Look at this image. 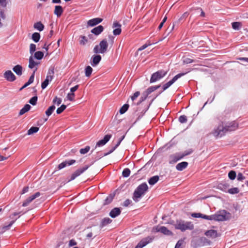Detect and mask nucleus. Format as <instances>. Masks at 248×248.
<instances>
[{"instance_id": "6e6d98bb", "label": "nucleus", "mask_w": 248, "mask_h": 248, "mask_svg": "<svg viewBox=\"0 0 248 248\" xmlns=\"http://www.w3.org/2000/svg\"><path fill=\"white\" fill-rule=\"evenodd\" d=\"M179 121L181 123H185L187 122V118L185 115H182L179 118Z\"/></svg>"}, {"instance_id": "ea45409f", "label": "nucleus", "mask_w": 248, "mask_h": 248, "mask_svg": "<svg viewBox=\"0 0 248 248\" xmlns=\"http://www.w3.org/2000/svg\"><path fill=\"white\" fill-rule=\"evenodd\" d=\"M149 94L148 93L145 91H144L142 93V95L140 98V100L139 102L138 103V105L142 102V101H144L148 97V96Z\"/></svg>"}, {"instance_id": "864d4df0", "label": "nucleus", "mask_w": 248, "mask_h": 248, "mask_svg": "<svg viewBox=\"0 0 248 248\" xmlns=\"http://www.w3.org/2000/svg\"><path fill=\"white\" fill-rule=\"evenodd\" d=\"M36 50V45L34 44H31L30 46V53L31 55Z\"/></svg>"}, {"instance_id": "5fc2aeb1", "label": "nucleus", "mask_w": 248, "mask_h": 248, "mask_svg": "<svg viewBox=\"0 0 248 248\" xmlns=\"http://www.w3.org/2000/svg\"><path fill=\"white\" fill-rule=\"evenodd\" d=\"M53 103L56 104L57 106H59L62 103V99L57 97H55L53 100Z\"/></svg>"}, {"instance_id": "774afa93", "label": "nucleus", "mask_w": 248, "mask_h": 248, "mask_svg": "<svg viewBox=\"0 0 248 248\" xmlns=\"http://www.w3.org/2000/svg\"><path fill=\"white\" fill-rule=\"evenodd\" d=\"M75 94L74 93H70L67 95V98L70 101H73L74 100Z\"/></svg>"}, {"instance_id": "412c9836", "label": "nucleus", "mask_w": 248, "mask_h": 248, "mask_svg": "<svg viewBox=\"0 0 248 248\" xmlns=\"http://www.w3.org/2000/svg\"><path fill=\"white\" fill-rule=\"evenodd\" d=\"M205 234L209 237L214 238L217 236V231L214 230H210L205 232Z\"/></svg>"}, {"instance_id": "20e7f679", "label": "nucleus", "mask_w": 248, "mask_h": 248, "mask_svg": "<svg viewBox=\"0 0 248 248\" xmlns=\"http://www.w3.org/2000/svg\"><path fill=\"white\" fill-rule=\"evenodd\" d=\"M231 214L225 210L219 211L218 213L209 216V220L224 221L231 218Z\"/></svg>"}, {"instance_id": "052dcab7", "label": "nucleus", "mask_w": 248, "mask_h": 248, "mask_svg": "<svg viewBox=\"0 0 248 248\" xmlns=\"http://www.w3.org/2000/svg\"><path fill=\"white\" fill-rule=\"evenodd\" d=\"M140 95V92H139V91H137L136 92H135L134 94L133 95V96H131V99L132 101H134L135 100V99H137V98Z\"/></svg>"}, {"instance_id": "338daca9", "label": "nucleus", "mask_w": 248, "mask_h": 248, "mask_svg": "<svg viewBox=\"0 0 248 248\" xmlns=\"http://www.w3.org/2000/svg\"><path fill=\"white\" fill-rule=\"evenodd\" d=\"M188 16V13L187 12L184 13L183 14V15L182 16L179 18V19L177 21V23L180 22L183 19H184L186 18V17H187Z\"/></svg>"}, {"instance_id": "b1692460", "label": "nucleus", "mask_w": 248, "mask_h": 248, "mask_svg": "<svg viewBox=\"0 0 248 248\" xmlns=\"http://www.w3.org/2000/svg\"><path fill=\"white\" fill-rule=\"evenodd\" d=\"M63 12L62 7L60 5H56L55 7L54 13L58 17H60Z\"/></svg>"}, {"instance_id": "bb28decb", "label": "nucleus", "mask_w": 248, "mask_h": 248, "mask_svg": "<svg viewBox=\"0 0 248 248\" xmlns=\"http://www.w3.org/2000/svg\"><path fill=\"white\" fill-rule=\"evenodd\" d=\"M13 71L18 76H21L22 74V67L20 65H16L13 68Z\"/></svg>"}, {"instance_id": "72a5a7b5", "label": "nucleus", "mask_w": 248, "mask_h": 248, "mask_svg": "<svg viewBox=\"0 0 248 248\" xmlns=\"http://www.w3.org/2000/svg\"><path fill=\"white\" fill-rule=\"evenodd\" d=\"M39 128L38 127L32 126L28 131V135H31L38 131Z\"/></svg>"}, {"instance_id": "58836bf2", "label": "nucleus", "mask_w": 248, "mask_h": 248, "mask_svg": "<svg viewBox=\"0 0 248 248\" xmlns=\"http://www.w3.org/2000/svg\"><path fill=\"white\" fill-rule=\"evenodd\" d=\"M44 56V53L42 51H37L34 53V58L38 60H41Z\"/></svg>"}, {"instance_id": "aec40b11", "label": "nucleus", "mask_w": 248, "mask_h": 248, "mask_svg": "<svg viewBox=\"0 0 248 248\" xmlns=\"http://www.w3.org/2000/svg\"><path fill=\"white\" fill-rule=\"evenodd\" d=\"M104 30V27L102 25H99L93 29L91 31V32L96 35L100 34Z\"/></svg>"}, {"instance_id": "f3484780", "label": "nucleus", "mask_w": 248, "mask_h": 248, "mask_svg": "<svg viewBox=\"0 0 248 248\" xmlns=\"http://www.w3.org/2000/svg\"><path fill=\"white\" fill-rule=\"evenodd\" d=\"M124 137L125 135L121 136L119 138L117 144L114 147H112L111 149L108 153H105L104 156L108 155L112 153L119 146L122 141L124 139Z\"/></svg>"}, {"instance_id": "2eb2a0df", "label": "nucleus", "mask_w": 248, "mask_h": 248, "mask_svg": "<svg viewBox=\"0 0 248 248\" xmlns=\"http://www.w3.org/2000/svg\"><path fill=\"white\" fill-rule=\"evenodd\" d=\"M156 232H160L165 235H172V232L168 230L166 227L164 226L157 227L156 228Z\"/></svg>"}, {"instance_id": "a878e982", "label": "nucleus", "mask_w": 248, "mask_h": 248, "mask_svg": "<svg viewBox=\"0 0 248 248\" xmlns=\"http://www.w3.org/2000/svg\"><path fill=\"white\" fill-rule=\"evenodd\" d=\"M53 79L51 77L46 76L45 80L42 83L41 88L42 89H45L48 85L49 82L52 81Z\"/></svg>"}, {"instance_id": "0eeeda50", "label": "nucleus", "mask_w": 248, "mask_h": 248, "mask_svg": "<svg viewBox=\"0 0 248 248\" xmlns=\"http://www.w3.org/2000/svg\"><path fill=\"white\" fill-rule=\"evenodd\" d=\"M154 239V237L153 236L144 238L141 240L135 248H142L150 243L152 242Z\"/></svg>"}, {"instance_id": "9b49d317", "label": "nucleus", "mask_w": 248, "mask_h": 248, "mask_svg": "<svg viewBox=\"0 0 248 248\" xmlns=\"http://www.w3.org/2000/svg\"><path fill=\"white\" fill-rule=\"evenodd\" d=\"M3 77L6 80L10 82H13L16 79L15 75L11 70L6 71L3 74Z\"/></svg>"}, {"instance_id": "e433bc0d", "label": "nucleus", "mask_w": 248, "mask_h": 248, "mask_svg": "<svg viewBox=\"0 0 248 248\" xmlns=\"http://www.w3.org/2000/svg\"><path fill=\"white\" fill-rule=\"evenodd\" d=\"M93 72V68L90 66H87L85 69V76L89 77Z\"/></svg>"}, {"instance_id": "de8ad7c7", "label": "nucleus", "mask_w": 248, "mask_h": 248, "mask_svg": "<svg viewBox=\"0 0 248 248\" xmlns=\"http://www.w3.org/2000/svg\"><path fill=\"white\" fill-rule=\"evenodd\" d=\"M66 106L65 105H62L60 107L58 108L56 110V112L58 114H61L62 112L66 108Z\"/></svg>"}, {"instance_id": "0e129e2a", "label": "nucleus", "mask_w": 248, "mask_h": 248, "mask_svg": "<svg viewBox=\"0 0 248 248\" xmlns=\"http://www.w3.org/2000/svg\"><path fill=\"white\" fill-rule=\"evenodd\" d=\"M184 241L182 240H179L176 243L175 248H182V245H183Z\"/></svg>"}, {"instance_id": "7c9ffc66", "label": "nucleus", "mask_w": 248, "mask_h": 248, "mask_svg": "<svg viewBox=\"0 0 248 248\" xmlns=\"http://www.w3.org/2000/svg\"><path fill=\"white\" fill-rule=\"evenodd\" d=\"M158 180L159 176L155 175L151 177L148 180V183L150 185H154L156 183Z\"/></svg>"}, {"instance_id": "1a4fd4ad", "label": "nucleus", "mask_w": 248, "mask_h": 248, "mask_svg": "<svg viewBox=\"0 0 248 248\" xmlns=\"http://www.w3.org/2000/svg\"><path fill=\"white\" fill-rule=\"evenodd\" d=\"M89 167V165H86L82 168H80L74 172L71 175V178L68 180V182L74 180L76 177L86 170Z\"/></svg>"}, {"instance_id": "bf43d9fd", "label": "nucleus", "mask_w": 248, "mask_h": 248, "mask_svg": "<svg viewBox=\"0 0 248 248\" xmlns=\"http://www.w3.org/2000/svg\"><path fill=\"white\" fill-rule=\"evenodd\" d=\"M192 152V150H189L188 151H185L183 154H181V155L182 156V158H183L184 156L189 155L190 154H191Z\"/></svg>"}, {"instance_id": "dca6fc26", "label": "nucleus", "mask_w": 248, "mask_h": 248, "mask_svg": "<svg viewBox=\"0 0 248 248\" xmlns=\"http://www.w3.org/2000/svg\"><path fill=\"white\" fill-rule=\"evenodd\" d=\"M102 20V18L99 17L93 18L88 21L87 24L89 26L93 27L101 23Z\"/></svg>"}, {"instance_id": "c756f323", "label": "nucleus", "mask_w": 248, "mask_h": 248, "mask_svg": "<svg viewBox=\"0 0 248 248\" xmlns=\"http://www.w3.org/2000/svg\"><path fill=\"white\" fill-rule=\"evenodd\" d=\"M33 27L39 31H42L44 29V25L40 21L35 23L33 25Z\"/></svg>"}, {"instance_id": "393cba45", "label": "nucleus", "mask_w": 248, "mask_h": 248, "mask_svg": "<svg viewBox=\"0 0 248 248\" xmlns=\"http://www.w3.org/2000/svg\"><path fill=\"white\" fill-rule=\"evenodd\" d=\"M39 64H40L39 62L34 61V59L32 56H30V57L29 58V67L30 69H33V68H35V67L36 66H37Z\"/></svg>"}, {"instance_id": "a18cd8bd", "label": "nucleus", "mask_w": 248, "mask_h": 248, "mask_svg": "<svg viewBox=\"0 0 248 248\" xmlns=\"http://www.w3.org/2000/svg\"><path fill=\"white\" fill-rule=\"evenodd\" d=\"M37 68L36 67L34 70H33V73L32 74V75L31 76L28 81L27 82L30 85L31 84L33 81H34V74H35V72H36V71L37 70Z\"/></svg>"}, {"instance_id": "c9c22d12", "label": "nucleus", "mask_w": 248, "mask_h": 248, "mask_svg": "<svg viewBox=\"0 0 248 248\" xmlns=\"http://www.w3.org/2000/svg\"><path fill=\"white\" fill-rule=\"evenodd\" d=\"M115 196V194L113 193V194H110L109 196H108L105 201V204H108L109 203H110L113 200V198H114V197Z\"/></svg>"}, {"instance_id": "4be33fe9", "label": "nucleus", "mask_w": 248, "mask_h": 248, "mask_svg": "<svg viewBox=\"0 0 248 248\" xmlns=\"http://www.w3.org/2000/svg\"><path fill=\"white\" fill-rule=\"evenodd\" d=\"M55 106L54 105H52L49 107L47 109L45 113L47 116V118L44 119V121L46 122L47 120L48 117L50 116L53 113V112L55 109Z\"/></svg>"}, {"instance_id": "4d7b16f0", "label": "nucleus", "mask_w": 248, "mask_h": 248, "mask_svg": "<svg viewBox=\"0 0 248 248\" xmlns=\"http://www.w3.org/2000/svg\"><path fill=\"white\" fill-rule=\"evenodd\" d=\"M16 219V218H15V220H13L10 222V223L7 225H5L3 227V229L5 230H7L10 229V228L11 227V226L14 223L15 220Z\"/></svg>"}, {"instance_id": "c03bdc74", "label": "nucleus", "mask_w": 248, "mask_h": 248, "mask_svg": "<svg viewBox=\"0 0 248 248\" xmlns=\"http://www.w3.org/2000/svg\"><path fill=\"white\" fill-rule=\"evenodd\" d=\"M228 192L232 194H237L239 192V189L237 187H233L228 189Z\"/></svg>"}, {"instance_id": "a211bd4d", "label": "nucleus", "mask_w": 248, "mask_h": 248, "mask_svg": "<svg viewBox=\"0 0 248 248\" xmlns=\"http://www.w3.org/2000/svg\"><path fill=\"white\" fill-rule=\"evenodd\" d=\"M76 162L75 160L72 159L68 161H65L60 163L58 166L59 170L62 169L67 166V165L70 166Z\"/></svg>"}, {"instance_id": "37998d69", "label": "nucleus", "mask_w": 248, "mask_h": 248, "mask_svg": "<svg viewBox=\"0 0 248 248\" xmlns=\"http://www.w3.org/2000/svg\"><path fill=\"white\" fill-rule=\"evenodd\" d=\"M236 176V172L234 170H231L228 173V177L232 180L235 179Z\"/></svg>"}, {"instance_id": "6ab92c4d", "label": "nucleus", "mask_w": 248, "mask_h": 248, "mask_svg": "<svg viewBox=\"0 0 248 248\" xmlns=\"http://www.w3.org/2000/svg\"><path fill=\"white\" fill-rule=\"evenodd\" d=\"M121 210L120 208L115 207L110 211L109 215L111 217L115 218L121 214Z\"/></svg>"}, {"instance_id": "4468645a", "label": "nucleus", "mask_w": 248, "mask_h": 248, "mask_svg": "<svg viewBox=\"0 0 248 248\" xmlns=\"http://www.w3.org/2000/svg\"><path fill=\"white\" fill-rule=\"evenodd\" d=\"M101 60V56L99 55H93L91 60V65L94 67L96 66Z\"/></svg>"}, {"instance_id": "79ce46f5", "label": "nucleus", "mask_w": 248, "mask_h": 248, "mask_svg": "<svg viewBox=\"0 0 248 248\" xmlns=\"http://www.w3.org/2000/svg\"><path fill=\"white\" fill-rule=\"evenodd\" d=\"M130 170L128 168L124 169L122 172V175L124 177H127L130 175Z\"/></svg>"}, {"instance_id": "09e8293b", "label": "nucleus", "mask_w": 248, "mask_h": 248, "mask_svg": "<svg viewBox=\"0 0 248 248\" xmlns=\"http://www.w3.org/2000/svg\"><path fill=\"white\" fill-rule=\"evenodd\" d=\"M240 26L241 23L240 22H234L232 23V28L235 30H238Z\"/></svg>"}, {"instance_id": "f8f14e48", "label": "nucleus", "mask_w": 248, "mask_h": 248, "mask_svg": "<svg viewBox=\"0 0 248 248\" xmlns=\"http://www.w3.org/2000/svg\"><path fill=\"white\" fill-rule=\"evenodd\" d=\"M111 138V135H106L104 137V139L99 140L96 144L95 147V149L97 147H101L105 145L110 139Z\"/></svg>"}, {"instance_id": "69168bd1", "label": "nucleus", "mask_w": 248, "mask_h": 248, "mask_svg": "<svg viewBox=\"0 0 248 248\" xmlns=\"http://www.w3.org/2000/svg\"><path fill=\"white\" fill-rule=\"evenodd\" d=\"M121 29H115L113 31V33L114 35H118L121 33Z\"/></svg>"}, {"instance_id": "4c0bfd02", "label": "nucleus", "mask_w": 248, "mask_h": 248, "mask_svg": "<svg viewBox=\"0 0 248 248\" xmlns=\"http://www.w3.org/2000/svg\"><path fill=\"white\" fill-rule=\"evenodd\" d=\"M160 87V85H157L155 86H151L149 88H148L146 91L149 94H150L151 93L153 92L154 91H155L157 89H158Z\"/></svg>"}, {"instance_id": "f704fd0d", "label": "nucleus", "mask_w": 248, "mask_h": 248, "mask_svg": "<svg viewBox=\"0 0 248 248\" xmlns=\"http://www.w3.org/2000/svg\"><path fill=\"white\" fill-rule=\"evenodd\" d=\"M31 39L35 43H37L40 39V34L38 32H34L32 34Z\"/></svg>"}, {"instance_id": "680f3d73", "label": "nucleus", "mask_w": 248, "mask_h": 248, "mask_svg": "<svg viewBox=\"0 0 248 248\" xmlns=\"http://www.w3.org/2000/svg\"><path fill=\"white\" fill-rule=\"evenodd\" d=\"M237 180L239 181H242L244 179H245V176H243V174L242 173H238L237 175Z\"/></svg>"}, {"instance_id": "6e6552de", "label": "nucleus", "mask_w": 248, "mask_h": 248, "mask_svg": "<svg viewBox=\"0 0 248 248\" xmlns=\"http://www.w3.org/2000/svg\"><path fill=\"white\" fill-rule=\"evenodd\" d=\"M185 73H179L174 76L173 78L167 83H165L163 86V91L167 90L169 88L172 84H173L178 78L185 75Z\"/></svg>"}, {"instance_id": "7ed1b4c3", "label": "nucleus", "mask_w": 248, "mask_h": 248, "mask_svg": "<svg viewBox=\"0 0 248 248\" xmlns=\"http://www.w3.org/2000/svg\"><path fill=\"white\" fill-rule=\"evenodd\" d=\"M176 229L180 230L182 232H185L186 230H192L194 229V225L191 222L185 221L182 220H178L174 224Z\"/></svg>"}, {"instance_id": "e2e57ef3", "label": "nucleus", "mask_w": 248, "mask_h": 248, "mask_svg": "<svg viewBox=\"0 0 248 248\" xmlns=\"http://www.w3.org/2000/svg\"><path fill=\"white\" fill-rule=\"evenodd\" d=\"M196 12L197 13H200V16H205V13L203 11V10H202V8H198L196 9Z\"/></svg>"}, {"instance_id": "ddd939ff", "label": "nucleus", "mask_w": 248, "mask_h": 248, "mask_svg": "<svg viewBox=\"0 0 248 248\" xmlns=\"http://www.w3.org/2000/svg\"><path fill=\"white\" fill-rule=\"evenodd\" d=\"M182 158L180 153L171 155L169 156V163L174 164Z\"/></svg>"}, {"instance_id": "2f4dec72", "label": "nucleus", "mask_w": 248, "mask_h": 248, "mask_svg": "<svg viewBox=\"0 0 248 248\" xmlns=\"http://www.w3.org/2000/svg\"><path fill=\"white\" fill-rule=\"evenodd\" d=\"M31 107V106L29 104L25 105L24 107L20 110L19 115H23L24 113H25L30 109Z\"/></svg>"}, {"instance_id": "8fccbe9b", "label": "nucleus", "mask_w": 248, "mask_h": 248, "mask_svg": "<svg viewBox=\"0 0 248 248\" xmlns=\"http://www.w3.org/2000/svg\"><path fill=\"white\" fill-rule=\"evenodd\" d=\"M54 68L51 67L49 68L48 71L47 72V76L49 77H51L52 78H53L54 77Z\"/></svg>"}, {"instance_id": "3c124183", "label": "nucleus", "mask_w": 248, "mask_h": 248, "mask_svg": "<svg viewBox=\"0 0 248 248\" xmlns=\"http://www.w3.org/2000/svg\"><path fill=\"white\" fill-rule=\"evenodd\" d=\"M90 149V147L87 146L85 148H82L80 150L79 152L81 154H85L88 153Z\"/></svg>"}, {"instance_id": "f03ea898", "label": "nucleus", "mask_w": 248, "mask_h": 248, "mask_svg": "<svg viewBox=\"0 0 248 248\" xmlns=\"http://www.w3.org/2000/svg\"><path fill=\"white\" fill-rule=\"evenodd\" d=\"M148 189L146 183H143L139 185L135 189L133 196V200L135 202L139 201L140 199L145 194Z\"/></svg>"}, {"instance_id": "603ef678", "label": "nucleus", "mask_w": 248, "mask_h": 248, "mask_svg": "<svg viewBox=\"0 0 248 248\" xmlns=\"http://www.w3.org/2000/svg\"><path fill=\"white\" fill-rule=\"evenodd\" d=\"M37 101V97L36 96L31 97L29 100V103L32 105H35Z\"/></svg>"}, {"instance_id": "473e14b6", "label": "nucleus", "mask_w": 248, "mask_h": 248, "mask_svg": "<svg viewBox=\"0 0 248 248\" xmlns=\"http://www.w3.org/2000/svg\"><path fill=\"white\" fill-rule=\"evenodd\" d=\"M112 222V220L110 219L109 217H106L102 219L100 226L101 228L104 227V226L107 225L108 224Z\"/></svg>"}, {"instance_id": "39448f33", "label": "nucleus", "mask_w": 248, "mask_h": 248, "mask_svg": "<svg viewBox=\"0 0 248 248\" xmlns=\"http://www.w3.org/2000/svg\"><path fill=\"white\" fill-rule=\"evenodd\" d=\"M108 43L106 39H103L101 41L98 45H96L93 48V52L97 53H105L108 47Z\"/></svg>"}, {"instance_id": "49530a36", "label": "nucleus", "mask_w": 248, "mask_h": 248, "mask_svg": "<svg viewBox=\"0 0 248 248\" xmlns=\"http://www.w3.org/2000/svg\"><path fill=\"white\" fill-rule=\"evenodd\" d=\"M80 38V39L79 40V43L80 45H84L87 43L88 40L85 36H81Z\"/></svg>"}, {"instance_id": "cd10ccee", "label": "nucleus", "mask_w": 248, "mask_h": 248, "mask_svg": "<svg viewBox=\"0 0 248 248\" xmlns=\"http://www.w3.org/2000/svg\"><path fill=\"white\" fill-rule=\"evenodd\" d=\"M191 216L192 217H195V218L201 217V218H202L205 219L209 220V216H207V215L202 214V213H192L191 214Z\"/></svg>"}, {"instance_id": "423d86ee", "label": "nucleus", "mask_w": 248, "mask_h": 248, "mask_svg": "<svg viewBox=\"0 0 248 248\" xmlns=\"http://www.w3.org/2000/svg\"><path fill=\"white\" fill-rule=\"evenodd\" d=\"M167 73L168 71L161 70L153 73L152 75L150 80V83H154L160 80L165 77L167 75Z\"/></svg>"}, {"instance_id": "a19ab883", "label": "nucleus", "mask_w": 248, "mask_h": 248, "mask_svg": "<svg viewBox=\"0 0 248 248\" xmlns=\"http://www.w3.org/2000/svg\"><path fill=\"white\" fill-rule=\"evenodd\" d=\"M128 107H129L128 104H125L124 105L121 107V108H120V109L119 110L120 113L122 114H124L127 110Z\"/></svg>"}, {"instance_id": "5701e85b", "label": "nucleus", "mask_w": 248, "mask_h": 248, "mask_svg": "<svg viewBox=\"0 0 248 248\" xmlns=\"http://www.w3.org/2000/svg\"><path fill=\"white\" fill-rule=\"evenodd\" d=\"M188 166V163L187 162H182L181 163H178L176 166V169L179 171H182L185 169H186Z\"/></svg>"}, {"instance_id": "13d9d810", "label": "nucleus", "mask_w": 248, "mask_h": 248, "mask_svg": "<svg viewBox=\"0 0 248 248\" xmlns=\"http://www.w3.org/2000/svg\"><path fill=\"white\" fill-rule=\"evenodd\" d=\"M112 28L115 29H121V25L117 21H114L113 23Z\"/></svg>"}, {"instance_id": "c85d7f7f", "label": "nucleus", "mask_w": 248, "mask_h": 248, "mask_svg": "<svg viewBox=\"0 0 248 248\" xmlns=\"http://www.w3.org/2000/svg\"><path fill=\"white\" fill-rule=\"evenodd\" d=\"M6 19V15L5 14L4 10L0 9V28H1L3 26V24L2 22V20H5Z\"/></svg>"}, {"instance_id": "f257e3e1", "label": "nucleus", "mask_w": 248, "mask_h": 248, "mask_svg": "<svg viewBox=\"0 0 248 248\" xmlns=\"http://www.w3.org/2000/svg\"><path fill=\"white\" fill-rule=\"evenodd\" d=\"M238 124L235 121L222 122L217 128H215L212 133L217 137H221L226 132L234 131L237 129Z\"/></svg>"}, {"instance_id": "9d476101", "label": "nucleus", "mask_w": 248, "mask_h": 248, "mask_svg": "<svg viewBox=\"0 0 248 248\" xmlns=\"http://www.w3.org/2000/svg\"><path fill=\"white\" fill-rule=\"evenodd\" d=\"M41 195V193L39 192H37L34 194L33 195L31 196L29 198H28L24 202H23L22 206L26 207L31 202L33 201L35 199L39 197Z\"/></svg>"}]
</instances>
